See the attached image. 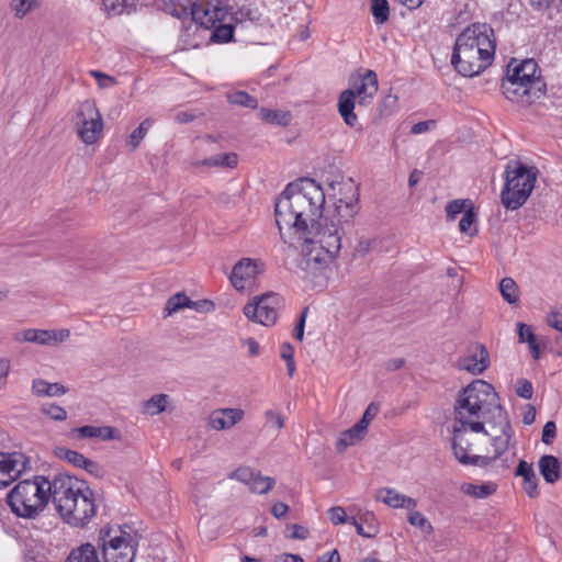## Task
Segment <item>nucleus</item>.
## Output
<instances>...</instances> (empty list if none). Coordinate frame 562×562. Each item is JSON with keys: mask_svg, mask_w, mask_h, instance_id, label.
Returning <instances> with one entry per match:
<instances>
[{"mask_svg": "<svg viewBox=\"0 0 562 562\" xmlns=\"http://www.w3.org/2000/svg\"><path fill=\"white\" fill-rule=\"evenodd\" d=\"M325 192L314 179L302 178L286 186L276 202V223L281 238L288 243L282 229L293 234L289 245L300 248V267L306 276L326 270L338 257V229L330 218H322Z\"/></svg>", "mask_w": 562, "mask_h": 562, "instance_id": "f257e3e1", "label": "nucleus"}, {"mask_svg": "<svg viewBox=\"0 0 562 562\" xmlns=\"http://www.w3.org/2000/svg\"><path fill=\"white\" fill-rule=\"evenodd\" d=\"M49 499L70 526L83 527L95 515L93 492L85 481L60 473L53 481L36 475L20 481L7 495L12 513L25 519H35L46 508Z\"/></svg>", "mask_w": 562, "mask_h": 562, "instance_id": "f03ea898", "label": "nucleus"}, {"mask_svg": "<svg viewBox=\"0 0 562 562\" xmlns=\"http://www.w3.org/2000/svg\"><path fill=\"white\" fill-rule=\"evenodd\" d=\"M454 422L469 425L475 431H484L486 426L492 428L488 435L495 457H501L508 449L512 425L492 384L475 380L462 389L454 405Z\"/></svg>", "mask_w": 562, "mask_h": 562, "instance_id": "7ed1b4c3", "label": "nucleus"}, {"mask_svg": "<svg viewBox=\"0 0 562 562\" xmlns=\"http://www.w3.org/2000/svg\"><path fill=\"white\" fill-rule=\"evenodd\" d=\"M495 47L493 29L485 23H474L457 37L451 64L464 77L476 76L492 64Z\"/></svg>", "mask_w": 562, "mask_h": 562, "instance_id": "20e7f679", "label": "nucleus"}, {"mask_svg": "<svg viewBox=\"0 0 562 562\" xmlns=\"http://www.w3.org/2000/svg\"><path fill=\"white\" fill-rule=\"evenodd\" d=\"M502 90L506 99L522 105H529L544 94L546 83L535 59H512Z\"/></svg>", "mask_w": 562, "mask_h": 562, "instance_id": "39448f33", "label": "nucleus"}, {"mask_svg": "<svg viewBox=\"0 0 562 562\" xmlns=\"http://www.w3.org/2000/svg\"><path fill=\"white\" fill-rule=\"evenodd\" d=\"M488 432H492V428L484 427V431H475L469 425L456 424L452 432V450L456 459L463 465L474 467H486L496 460L498 457H495V453L492 457L474 453L480 451L481 442H485L487 438L491 439Z\"/></svg>", "mask_w": 562, "mask_h": 562, "instance_id": "423d86ee", "label": "nucleus"}, {"mask_svg": "<svg viewBox=\"0 0 562 562\" xmlns=\"http://www.w3.org/2000/svg\"><path fill=\"white\" fill-rule=\"evenodd\" d=\"M349 88L339 94L338 111L345 123L355 126L358 117L355 114L356 98L359 104H366L378 92V76L373 70L352 75L349 79Z\"/></svg>", "mask_w": 562, "mask_h": 562, "instance_id": "0eeeda50", "label": "nucleus"}, {"mask_svg": "<svg viewBox=\"0 0 562 562\" xmlns=\"http://www.w3.org/2000/svg\"><path fill=\"white\" fill-rule=\"evenodd\" d=\"M536 168L527 167L517 161L506 167L505 186L501 193V202L507 210L522 206L531 194L537 180Z\"/></svg>", "mask_w": 562, "mask_h": 562, "instance_id": "6e6552de", "label": "nucleus"}, {"mask_svg": "<svg viewBox=\"0 0 562 562\" xmlns=\"http://www.w3.org/2000/svg\"><path fill=\"white\" fill-rule=\"evenodd\" d=\"M164 9L169 14L179 19L191 14L192 20L210 29L216 21L223 20L228 14L227 8L221 0L191 2V0H164Z\"/></svg>", "mask_w": 562, "mask_h": 562, "instance_id": "1a4fd4ad", "label": "nucleus"}, {"mask_svg": "<svg viewBox=\"0 0 562 562\" xmlns=\"http://www.w3.org/2000/svg\"><path fill=\"white\" fill-rule=\"evenodd\" d=\"M104 562H133L137 541L121 527L102 528L99 533Z\"/></svg>", "mask_w": 562, "mask_h": 562, "instance_id": "9d476101", "label": "nucleus"}, {"mask_svg": "<svg viewBox=\"0 0 562 562\" xmlns=\"http://www.w3.org/2000/svg\"><path fill=\"white\" fill-rule=\"evenodd\" d=\"M282 304V297L274 292H267L252 297L244 306V315L251 322L263 326L276 324L278 318V308Z\"/></svg>", "mask_w": 562, "mask_h": 562, "instance_id": "9b49d317", "label": "nucleus"}, {"mask_svg": "<svg viewBox=\"0 0 562 562\" xmlns=\"http://www.w3.org/2000/svg\"><path fill=\"white\" fill-rule=\"evenodd\" d=\"M76 125L78 136L85 144L97 143L103 131V121L93 101L86 100L80 104Z\"/></svg>", "mask_w": 562, "mask_h": 562, "instance_id": "f8f14e48", "label": "nucleus"}, {"mask_svg": "<svg viewBox=\"0 0 562 562\" xmlns=\"http://www.w3.org/2000/svg\"><path fill=\"white\" fill-rule=\"evenodd\" d=\"M30 469L31 461L22 452H0V488L8 487Z\"/></svg>", "mask_w": 562, "mask_h": 562, "instance_id": "ddd939ff", "label": "nucleus"}, {"mask_svg": "<svg viewBox=\"0 0 562 562\" xmlns=\"http://www.w3.org/2000/svg\"><path fill=\"white\" fill-rule=\"evenodd\" d=\"M70 336L69 329H35L27 328L14 334L16 342H33L41 346H55Z\"/></svg>", "mask_w": 562, "mask_h": 562, "instance_id": "4468645a", "label": "nucleus"}, {"mask_svg": "<svg viewBox=\"0 0 562 562\" xmlns=\"http://www.w3.org/2000/svg\"><path fill=\"white\" fill-rule=\"evenodd\" d=\"M235 479L249 486L252 493L267 494L274 485V479L270 476H262L260 472L248 467H240L231 474Z\"/></svg>", "mask_w": 562, "mask_h": 562, "instance_id": "2eb2a0df", "label": "nucleus"}, {"mask_svg": "<svg viewBox=\"0 0 562 562\" xmlns=\"http://www.w3.org/2000/svg\"><path fill=\"white\" fill-rule=\"evenodd\" d=\"M490 366L488 351L483 345L476 344L469 349L468 355L460 357L457 367L473 374L482 373Z\"/></svg>", "mask_w": 562, "mask_h": 562, "instance_id": "dca6fc26", "label": "nucleus"}, {"mask_svg": "<svg viewBox=\"0 0 562 562\" xmlns=\"http://www.w3.org/2000/svg\"><path fill=\"white\" fill-rule=\"evenodd\" d=\"M245 412L241 408H216L207 417V426L214 430H226L233 428L243 420Z\"/></svg>", "mask_w": 562, "mask_h": 562, "instance_id": "f3484780", "label": "nucleus"}, {"mask_svg": "<svg viewBox=\"0 0 562 562\" xmlns=\"http://www.w3.org/2000/svg\"><path fill=\"white\" fill-rule=\"evenodd\" d=\"M360 210L359 203H337L335 202V210L331 214L322 216V218H330L334 225L338 229L339 244L341 245V233L345 229V226H349L355 216L358 214Z\"/></svg>", "mask_w": 562, "mask_h": 562, "instance_id": "a211bd4d", "label": "nucleus"}, {"mask_svg": "<svg viewBox=\"0 0 562 562\" xmlns=\"http://www.w3.org/2000/svg\"><path fill=\"white\" fill-rule=\"evenodd\" d=\"M257 273V262L250 258H243L234 265L229 280L237 291H243L246 282L254 279Z\"/></svg>", "mask_w": 562, "mask_h": 562, "instance_id": "6ab92c4d", "label": "nucleus"}, {"mask_svg": "<svg viewBox=\"0 0 562 562\" xmlns=\"http://www.w3.org/2000/svg\"><path fill=\"white\" fill-rule=\"evenodd\" d=\"M374 498L391 508H405L413 510L417 507V501L415 498L401 494L396 490L390 487L376 490Z\"/></svg>", "mask_w": 562, "mask_h": 562, "instance_id": "aec40b11", "label": "nucleus"}, {"mask_svg": "<svg viewBox=\"0 0 562 562\" xmlns=\"http://www.w3.org/2000/svg\"><path fill=\"white\" fill-rule=\"evenodd\" d=\"M330 190L337 203H359V188L351 178L333 181Z\"/></svg>", "mask_w": 562, "mask_h": 562, "instance_id": "412c9836", "label": "nucleus"}, {"mask_svg": "<svg viewBox=\"0 0 562 562\" xmlns=\"http://www.w3.org/2000/svg\"><path fill=\"white\" fill-rule=\"evenodd\" d=\"M77 439H92L98 438L103 441L119 439V432L111 426H91L86 425L72 430Z\"/></svg>", "mask_w": 562, "mask_h": 562, "instance_id": "4be33fe9", "label": "nucleus"}, {"mask_svg": "<svg viewBox=\"0 0 562 562\" xmlns=\"http://www.w3.org/2000/svg\"><path fill=\"white\" fill-rule=\"evenodd\" d=\"M539 470L547 483H554L561 477V468L554 456H542L539 460Z\"/></svg>", "mask_w": 562, "mask_h": 562, "instance_id": "5701e85b", "label": "nucleus"}, {"mask_svg": "<svg viewBox=\"0 0 562 562\" xmlns=\"http://www.w3.org/2000/svg\"><path fill=\"white\" fill-rule=\"evenodd\" d=\"M350 524L356 527L357 533L364 538H373L378 533V521L373 513L362 514L359 520L352 517Z\"/></svg>", "mask_w": 562, "mask_h": 562, "instance_id": "b1692460", "label": "nucleus"}, {"mask_svg": "<svg viewBox=\"0 0 562 562\" xmlns=\"http://www.w3.org/2000/svg\"><path fill=\"white\" fill-rule=\"evenodd\" d=\"M32 392L37 396H61L67 393V389L60 383H49L43 379H35L32 383Z\"/></svg>", "mask_w": 562, "mask_h": 562, "instance_id": "393cba45", "label": "nucleus"}, {"mask_svg": "<svg viewBox=\"0 0 562 562\" xmlns=\"http://www.w3.org/2000/svg\"><path fill=\"white\" fill-rule=\"evenodd\" d=\"M366 431L356 424L351 428L341 432L339 440L336 443V449L338 452H344L349 446H352L359 441H361Z\"/></svg>", "mask_w": 562, "mask_h": 562, "instance_id": "a878e982", "label": "nucleus"}, {"mask_svg": "<svg viewBox=\"0 0 562 562\" xmlns=\"http://www.w3.org/2000/svg\"><path fill=\"white\" fill-rule=\"evenodd\" d=\"M66 562H100L98 552L91 543L81 544L79 548L74 549Z\"/></svg>", "mask_w": 562, "mask_h": 562, "instance_id": "bb28decb", "label": "nucleus"}, {"mask_svg": "<svg viewBox=\"0 0 562 562\" xmlns=\"http://www.w3.org/2000/svg\"><path fill=\"white\" fill-rule=\"evenodd\" d=\"M259 116L266 123L280 126H288L292 120V115L289 111L270 110L266 108L260 109Z\"/></svg>", "mask_w": 562, "mask_h": 562, "instance_id": "cd10ccee", "label": "nucleus"}, {"mask_svg": "<svg viewBox=\"0 0 562 562\" xmlns=\"http://www.w3.org/2000/svg\"><path fill=\"white\" fill-rule=\"evenodd\" d=\"M170 397L167 394H155L143 403V412L150 416L158 415L166 411Z\"/></svg>", "mask_w": 562, "mask_h": 562, "instance_id": "c85d7f7f", "label": "nucleus"}, {"mask_svg": "<svg viewBox=\"0 0 562 562\" xmlns=\"http://www.w3.org/2000/svg\"><path fill=\"white\" fill-rule=\"evenodd\" d=\"M191 304H193V301L190 300L184 293H176L167 300L165 306L166 316H170L184 307H189Z\"/></svg>", "mask_w": 562, "mask_h": 562, "instance_id": "c756f323", "label": "nucleus"}, {"mask_svg": "<svg viewBox=\"0 0 562 562\" xmlns=\"http://www.w3.org/2000/svg\"><path fill=\"white\" fill-rule=\"evenodd\" d=\"M153 123V119H145L139 126L132 132L126 139V146H128L131 150H135L139 146Z\"/></svg>", "mask_w": 562, "mask_h": 562, "instance_id": "7c9ffc66", "label": "nucleus"}, {"mask_svg": "<svg viewBox=\"0 0 562 562\" xmlns=\"http://www.w3.org/2000/svg\"><path fill=\"white\" fill-rule=\"evenodd\" d=\"M226 98L231 104L249 108V109H256L258 106L257 99L251 97L246 91L228 92L226 94Z\"/></svg>", "mask_w": 562, "mask_h": 562, "instance_id": "2f4dec72", "label": "nucleus"}, {"mask_svg": "<svg viewBox=\"0 0 562 562\" xmlns=\"http://www.w3.org/2000/svg\"><path fill=\"white\" fill-rule=\"evenodd\" d=\"M499 291L504 300L509 304L518 302V286L514 279L508 277L503 278L499 282Z\"/></svg>", "mask_w": 562, "mask_h": 562, "instance_id": "473e14b6", "label": "nucleus"}, {"mask_svg": "<svg viewBox=\"0 0 562 562\" xmlns=\"http://www.w3.org/2000/svg\"><path fill=\"white\" fill-rule=\"evenodd\" d=\"M224 20H225V18L223 19V21ZM217 22H222V20L216 21L215 23H217ZM211 29H214L212 36H211V40L213 42L227 43L233 40L234 26L231 23H228V24L220 23L218 25L214 24V26H212Z\"/></svg>", "mask_w": 562, "mask_h": 562, "instance_id": "72a5a7b5", "label": "nucleus"}, {"mask_svg": "<svg viewBox=\"0 0 562 562\" xmlns=\"http://www.w3.org/2000/svg\"><path fill=\"white\" fill-rule=\"evenodd\" d=\"M461 491L476 498H485L495 492V486L493 484L474 485L465 483L461 486Z\"/></svg>", "mask_w": 562, "mask_h": 562, "instance_id": "f704fd0d", "label": "nucleus"}, {"mask_svg": "<svg viewBox=\"0 0 562 562\" xmlns=\"http://www.w3.org/2000/svg\"><path fill=\"white\" fill-rule=\"evenodd\" d=\"M56 456L65 459L70 464L75 465L76 468H80V469H82V467H85L87 459H88L82 453L75 451V450L66 449V448H58L56 450Z\"/></svg>", "mask_w": 562, "mask_h": 562, "instance_id": "c9c22d12", "label": "nucleus"}, {"mask_svg": "<svg viewBox=\"0 0 562 562\" xmlns=\"http://www.w3.org/2000/svg\"><path fill=\"white\" fill-rule=\"evenodd\" d=\"M371 13L376 23H384L389 19V2L386 0H371Z\"/></svg>", "mask_w": 562, "mask_h": 562, "instance_id": "e433bc0d", "label": "nucleus"}, {"mask_svg": "<svg viewBox=\"0 0 562 562\" xmlns=\"http://www.w3.org/2000/svg\"><path fill=\"white\" fill-rule=\"evenodd\" d=\"M475 221H476V214L474 212V209H473V206H469L465 210V212L459 223L460 231L464 234L473 236L476 233V228L471 229V227L474 225Z\"/></svg>", "mask_w": 562, "mask_h": 562, "instance_id": "4c0bfd02", "label": "nucleus"}, {"mask_svg": "<svg viewBox=\"0 0 562 562\" xmlns=\"http://www.w3.org/2000/svg\"><path fill=\"white\" fill-rule=\"evenodd\" d=\"M472 206L470 200H452L446 206L447 218L453 221L458 214L464 213L465 210Z\"/></svg>", "mask_w": 562, "mask_h": 562, "instance_id": "58836bf2", "label": "nucleus"}, {"mask_svg": "<svg viewBox=\"0 0 562 562\" xmlns=\"http://www.w3.org/2000/svg\"><path fill=\"white\" fill-rule=\"evenodd\" d=\"M265 427L279 432L284 427L283 416L272 409L265 412Z\"/></svg>", "mask_w": 562, "mask_h": 562, "instance_id": "ea45409f", "label": "nucleus"}, {"mask_svg": "<svg viewBox=\"0 0 562 562\" xmlns=\"http://www.w3.org/2000/svg\"><path fill=\"white\" fill-rule=\"evenodd\" d=\"M41 411L54 420H65L67 418V412L56 404L43 405Z\"/></svg>", "mask_w": 562, "mask_h": 562, "instance_id": "a19ab883", "label": "nucleus"}, {"mask_svg": "<svg viewBox=\"0 0 562 562\" xmlns=\"http://www.w3.org/2000/svg\"><path fill=\"white\" fill-rule=\"evenodd\" d=\"M379 412V406L375 403H370L368 407L366 408L362 418L357 423L359 428H362L366 432L368 429V426L372 422V419L376 416Z\"/></svg>", "mask_w": 562, "mask_h": 562, "instance_id": "79ce46f5", "label": "nucleus"}, {"mask_svg": "<svg viewBox=\"0 0 562 562\" xmlns=\"http://www.w3.org/2000/svg\"><path fill=\"white\" fill-rule=\"evenodd\" d=\"M408 522L412 526H416L420 529H427L428 531H430L432 529L431 525L426 519V517L419 512H414V509L409 510Z\"/></svg>", "mask_w": 562, "mask_h": 562, "instance_id": "37998d69", "label": "nucleus"}, {"mask_svg": "<svg viewBox=\"0 0 562 562\" xmlns=\"http://www.w3.org/2000/svg\"><path fill=\"white\" fill-rule=\"evenodd\" d=\"M328 516L334 525H340L351 521V518L347 517L346 510L340 506L329 508Z\"/></svg>", "mask_w": 562, "mask_h": 562, "instance_id": "c03bdc74", "label": "nucleus"}, {"mask_svg": "<svg viewBox=\"0 0 562 562\" xmlns=\"http://www.w3.org/2000/svg\"><path fill=\"white\" fill-rule=\"evenodd\" d=\"M82 469L97 479H102L106 474L105 469L100 463L91 459H87V462Z\"/></svg>", "mask_w": 562, "mask_h": 562, "instance_id": "a18cd8bd", "label": "nucleus"}, {"mask_svg": "<svg viewBox=\"0 0 562 562\" xmlns=\"http://www.w3.org/2000/svg\"><path fill=\"white\" fill-rule=\"evenodd\" d=\"M35 0H13L12 9L18 18H23L33 7Z\"/></svg>", "mask_w": 562, "mask_h": 562, "instance_id": "49530a36", "label": "nucleus"}, {"mask_svg": "<svg viewBox=\"0 0 562 562\" xmlns=\"http://www.w3.org/2000/svg\"><path fill=\"white\" fill-rule=\"evenodd\" d=\"M102 4L109 14H122L125 10V0H102Z\"/></svg>", "mask_w": 562, "mask_h": 562, "instance_id": "de8ad7c7", "label": "nucleus"}, {"mask_svg": "<svg viewBox=\"0 0 562 562\" xmlns=\"http://www.w3.org/2000/svg\"><path fill=\"white\" fill-rule=\"evenodd\" d=\"M547 323L552 328L562 333V308L552 310L547 316Z\"/></svg>", "mask_w": 562, "mask_h": 562, "instance_id": "09e8293b", "label": "nucleus"}, {"mask_svg": "<svg viewBox=\"0 0 562 562\" xmlns=\"http://www.w3.org/2000/svg\"><path fill=\"white\" fill-rule=\"evenodd\" d=\"M90 75L98 81V85L101 89L111 87V86L115 85V82H116L115 78H113L109 75H105L101 71H98V70H91Z\"/></svg>", "mask_w": 562, "mask_h": 562, "instance_id": "8fccbe9b", "label": "nucleus"}, {"mask_svg": "<svg viewBox=\"0 0 562 562\" xmlns=\"http://www.w3.org/2000/svg\"><path fill=\"white\" fill-rule=\"evenodd\" d=\"M379 244V240L373 239H360L358 241V245L356 246V251L362 256L367 255L369 251L374 249L376 245Z\"/></svg>", "mask_w": 562, "mask_h": 562, "instance_id": "3c124183", "label": "nucleus"}, {"mask_svg": "<svg viewBox=\"0 0 562 562\" xmlns=\"http://www.w3.org/2000/svg\"><path fill=\"white\" fill-rule=\"evenodd\" d=\"M515 474L518 476H522L525 479H529L536 475L532 464L528 463L524 460L519 461Z\"/></svg>", "mask_w": 562, "mask_h": 562, "instance_id": "603ef678", "label": "nucleus"}, {"mask_svg": "<svg viewBox=\"0 0 562 562\" xmlns=\"http://www.w3.org/2000/svg\"><path fill=\"white\" fill-rule=\"evenodd\" d=\"M524 491L528 494L530 497H537L538 496V479L537 475L525 479L522 484Z\"/></svg>", "mask_w": 562, "mask_h": 562, "instance_id": "864d4df0", "label": "nucleus"}, {"mask_svg": "<svg viewBox=\"0 0 562 562\" xmlns=\"http://www.w3.org/2000/svg\"><path fill=\"white\" fill-rule=\"evenodd\" d=\"M555 424L553 422H548L542 429V441L547 445L551 443L555 437Z\"/></svg>", "mask_w": 562, "mask_h": 562, "instance_id": "5fc2aeb1", "label": "nucleus"}, {"mask_svg": "<svg viewBox=\"0 0 562 562\" xmlns=\"http://www.w3.org/2000/svg\"><path fill=\"white\" fill-rule=\"evenodd\" d=\"M307 312H308V307H305L302 313H301V316H300V319L295 326V329H294V337L297 339V340H302L303 337H304V327H305V321H306V315H307Z\"/></svg>", "mask_w": 562, "mask_h": 562, "instance_id": "6e6d98bb", "label": "nucleus"}, {"mask_svg": "<svg viewBox=\"0 0 562 562\" xmlns=\"http://www.w3.org/2000/svg\"><path fill=\"white\" fill-rule=\"evenodd\" d=\"M519 386L517 389V394L526 400L532 397V384L527 380L519 381Z\"/></svg>", "mask_w": 562, "mask_h": 562, "instance_id": "4d7b16f0", "label": "nucleus"}, {"mask_svg": "<svg viewBox=\"0 0 562 562\" xmlns=\"http://www.w3.org/2000/svg\"><path fill=\"white\" fill-rule=\"evenodd\" d=\"M214 307V303L209 300L193 301V304L189 306V308H193L198 312H212Z\"/></svg>", "mask_w": 562, "mask_h": 562, "instance_id": "13d9d810", "label": "nucleus"}, {"mask_svg": "<svg viewBox=\"0 0 562 562\" xmlns=\"http://www.w3.org/2000/svg\"><path fill=\"white\" fill-rule=\"evenodd\" d=\"M291 528L293 531L291 535L288 536L289 538L304 540L308 537L307 528H305L301 525H297V524L292 525Z\"/></svg>", "mask_w": 562, "mask_h": 562, "instance_id": "bf43d9fd", "label": "nucleus"}, {"mask_svg": "<svg viewBox=\"0 0 562 562\" xmlns=\"http://www.w3.org/2000/svg\"><path fill=\"white\" fill-rule=\"evenodd\" d=\"M221 167L234 168L237 166L238 157L235 153L221 154Z\"/></svg>", "mask_w": 562, "mask_h": 562, "instance_id": "052dcab7", "label": "nucleus"}, {"mask_svg": "<svg viewBox=\"0 0 562 562\" xmlns=\"http://www.w3.org/2000/svg\"><path fill=\"white\" fill-rule=\"evenodd\" d=\"M288 512H289V506L283 502L274 503L271 508V514L278 519L284 517Z\"/></svg>", "mask_w": 562, "mask_h": 562, "instance_id": "680f3d73", "label": "nucleus"}, {"mask_svg": "<svg viewBox=\"0 0 562 562\" xmlns=\"http://www.w3.org/2000/svg\"><path fill=\"white\" fill-rule=\"evenodd\" d=\"M247 19L251 21L256 19L252 16V11L250 9L243 8L233 14V20L235 22H241Z\"/></svg>", "mask_w": 562, "mask_h": 562, "instance_id": "e2e57ef3", "label": "nucleus"}, {"mask_svg": "<svg viewBox=\"0 0 562 562\" xmlns=\"http://www.w3.org/2000/svg\"><path fill=\"white\" fill-rule=\"evenodd\" d=\"M527 342L529 345L532 357L535 359H539V357H540L539 347L537 344L536 335L533 333H529V335L527 337Z\"/></svg>", "mask_w": 562, "mask_h": 562, "instance_id": "0e129e2a", "label": "nucleus"}, {"mask_svg": "<svg viewBox=\"0 0 562 562\" xmlns=\"http://www.w3.org/2000/svg\"><path fill=\"white\" fill-rule=\"evenodd\" d=\"M281 358L284 361H290L294 359V348L290 344H283L281 347Z\"/></svg>", "mask_w": 562, "mask_h": 562, "instance_id": "69168bd1", "label": "nucleus"}, {"mask_svg": "<svg viewBox=\"0 0 562 562\" xmlns=\"http://www.w3.org/2000/svg\"><path fill=\"white\" fill-rule=\"evenodd\" d=\"M405 364V360L403 358H394L387 360L385 368L389 371H396L401 369Z\"/></svg>", "mask_w": 562, "mask_h": 562, "instance_id": "338daca9", "label": "nucleus"}, {"mask_svg": "<svg viewBox=\"0 0 562 562\" xmlns=\"http://www.w3.org/2000/svg\"><path fill=\"white\" fill-rule=\"evenodd\" d=\"M278 562H304V560L299 554L283 553L278 557Z\"/></svg>", "mask_w": 562, "mask_h": 562, "instance_id": "774afa93", "label": "nucleus"}]
</instances>
